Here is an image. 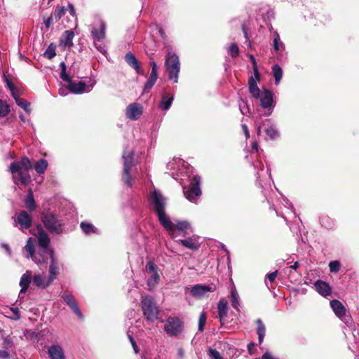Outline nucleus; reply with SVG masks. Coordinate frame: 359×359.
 I'll return each mask as SVG.
<instances>
[{
	"label": "nucleus",
	"instance_id": "42",
	"mask_svg": "<svg viewBox=\"0 0 359 359\" xmlns=\"http://www.w3.org/2000/svg\"><path fill=\"white\" fill-rule=\"evenodd\" d=\"M80 227L83 232L86 234L95 233L97 231V229L92 224L87 222H82L80 224Z\"/></svg>",
	"mask_w": 359,
	"mask_h": 359
},
{
	"label": "nucleus",
	"instance_id": "38",
	"mask_svg": "<svg viewBox=\"0 0 359 359\" xmlns=\"http://www.w3.org/2000/svg\"><path fill=\"white\" fill-rule=\"evenodd\" d=\"M25 203L27 208L30 212H32L33 210H34V209L36 208V205H35V201H34V195H33L32 189H29V193L25 199Z\"/></svg>",
	"mask_w": 359,
	"mask_h": 359
},
{
	"label": "nucleus",
	"instance_id": "15",
	"mask_svg": "<svg viewBox=\"0 0 359 359\" xmlns=\"http://www.w3.org/2000/svg\"><path fill=\"white\" fill-rule=\"evenodd\" d=\"M14 220V226H19L20 229H28L32 226V219L31 216L25 210L20 211Z\"/></svg>",
	"mask_w": 359,
	"mask_h": 359
},
{
	"label": "nucleus",
	"instance_id": "61",
	"mask_svg": "<svg viewBox=\"0 0 359 359\" xmlns=\"http://www.w3.org/2000/svg\"><path fill=\"white\" fill-rule=\"evenodd\" d=\"M277 274H278V272L277 271H274V272H271L270 273H268L266 277L268 278V280L272 283L275 280L276 276H277Z\"/></svg>",
	"mask_w": 359,
	"mask_h": 359
},
{
	"label": "nucleus",
	"instance_id": "13",
	"mask_svg": "<svg viewBox=\"0 0 359 359\" xmlns=\"http://www.w3.org/2000/svg\"><path fill=\"white\" fill-rule=\"evenodd\" d=\"M150 199L156 213L165 210L166 200L159 191L154 189L151 194Z\"/></svg>",
	"mask_w": 359,
	"mask_h": 359
},
{
	"label": "nucleus",
	"instance_id": "64",
	"mask_svg": "<svg viewBox=\"0 0 359 359\" xmlns=\"http://www.w3.org/2000/svg\"><path fill=\"white\" fill-rule=\"evenodd\" d=\"M0 358L1 359H9L10 354L5 350H0Z\"/></svg>",
	"mask_w": 359,
	"mask_h": 359
},
{
	"label": "nucleus",
	"instance_id": "27",
	"mask_svg": "<svg viewBox=\"0 0 359 359\" xmlns=\"http://www.w3.org/2000/svg\"><path fill=\"white\" fill-rule=\"evenodd\" d=\"M228 312V302L224 298H221L217 304L218 318L221 324L226 317Z\"/></svg>",
	"mask_w": 359,
	"mask_h": 359
},
{
	"label": "nucleus",
	"instance_id": "55",
	"mask_svg": "<svg viewBox=\"0 0 359 359\" xmlns=\"http://www.w3.org/2000/svg\"><path fill=\"white\" fill-rule=\"evenodd\" d=\"M252 69H253V75L251 76L249 79H252L255 81L259 82L260 81L261 76L259 72L257 65H254Z\"/></svg>",
	"mask_w": 359,
	"mask_h": 359
},
{
	"label": "nucleus",
	"instance_id": "28",
	"mask_svg": "<svg viewBox=\"0 0 359 359\" xmlns=\"http://www.w3.org/2000/svg\"><path fill=\"white\" fill-rule=\"evenodd\" d=\"M254 166H255V168L259 167V169L257 172V174H256V175H257V182L260 185V187L262 188H264V185L262 183V177L265 176V175H268L269 178H271V175L270 169L267 167L266 172H264V165H263V163L262 162H259V161L257 162L256 164L254 165Z\"/></svg>",
	"mask_w": 359,
	"mask_h": 359
},
{
	"label": "nucleus",
	"instance_id": "41",
	"mask_svg": "<svg viewBox=\"0 0 359 359\" xmlns=\"http://www.w3.org/2000/svg\"><path fill=\"white\" fill-rule=\"evenodd\" d=\"M272 73L275 79V84L276 86L279 85L283 77L282 68L278 65H274L272 67Z\"/></svg>",
	"mask_w": 359,
	"mask_h": 359
},
{
	"label": "nucleus",
	"instance_id": "6",
	"mask_svg": "<svg viewBox=\"0 0 359 359\" xmlns=\"http://www.w3.org/2000/svg\"><path fill=\"white\" fill-rule=\"evenodd\" d=\"M201 177L194 175L191 180L189 185L184 187V194L190 202L196 203L197 200L201 197L202 191L201 189Z\"/></svg>",
	"mask_w": 359,
	"mask_h": 359
},
{
	"label": "nucleus",
	"instance_id": "53",
	"mask_svg": "<svg viewBox=\"0 0 359 359\" xmlns=\"http://www.w3.org/2000/svg\"><path fill=\"white\" fill-rule=\"evenodd\" d=\"M208 355L211 359H224L216 349L209 348Z\"/></svg>",
	"mask_w": 359,
	"mask_h": 359
},
{
	"label": "nucleus",
	"instance_id": "43",
	"mask_svg": "<svg viewBox=\"0 0 359 359\" xmlns=\"http://www.w3.org/2000/svg\"><path fill=\"white\" fill-rule=\"evenodd\" d=\"M321 225L327 229H332L334 226V221L327 215L322 216L320 219Z\"/></svg>",
	"mask_w": 359,
	"mask_h": 359
},
{
	"label": "nucleus",
	"instance_id": "10",
	"mask_svg": "<svg viewBox=\"0 0 359 359\" xmlns=\"http://www.w3.org/2000/svg\"><path fill=\"white\" fill-rule=\"evenodd\" d=\"M44 226L52 233L60 234L62 232V223L52 213H46L42 216Z\"/></svg>",
	"mask_w": 359,
	"mask_h": 359
},
{
	"label": "nucleus",
	"instance_id": "54",
	"mask_svg": "<svg viewBox=\"0 0 359 359\" xmlns=\"http://www.w3.org/2000/svg\"><path fill=\"white\" fill-rule=\"evenodd\" d=\"M339 318L344 322L347 326H351L353 323V319L351 316L346 315V312L344 315L341 317H339Z\"/></svg>",
	"mask_w": 359,
	"mask_h": 359
},
{
	"label": "nucleus",
	"instance_id": "26",
	"mask_svg": "<svg viewBox=\"0 0 359 359\" xmlns=\"http://www.w3.org/2000/svg\"><path fill=\"white\" fill-rule=\"evenodd\" d=\"M50 359H65L62 347L59 345H52L48 350Z\"/></svg>",
	"mask_w": 359,
	"mask_h": 359
},
{
	"label": "nucleus",
	"instance_id": "62",
	"mask_svg": "<svg viewBox=\"0 0 359 359\" xmlns=\"http://www.w3.org/2000/svg\"><path fill=\"white\" fill-rule=\"evenodd\" d=\"M60 78H61L63 81H66V82H68V83L71 81H70V79H69V75L67 74V72H66V71H64V72L61 71V72H60Z\"/></svg>",
	"mask_w": 359,
	"mask_h": 359
},
{
	"label": "nucleus",
	"instance_id": "24",
	"mask_svg": "<svg viewBox=\"0 0 359 359\" xmlns=\"http://www.w3.org/2000/svg\"><path fill=\"white\" fill-rule=\"evenodd\" d=\"M50 242V238L47 233L41 227L39 228L37 233L38 248H48Z\"/></svg>",
	"mask_w": 359,
	"mask_h": 359
},
{
	"label": "nucleus",
	"instance_id": "39",
	"mask_svg": "<svg viewBox=\"0 0 359 359\" xmlns=\"http://www.w3.org/2000/svg\"><path fill=\"white\" fill-rule=\"evenodd\" d=\"M273 46L276 51H283L285 49V45L280 41L279 34L276 31L273 32Z\"/></svg>",
	"mask_w": 359,
	"mask_h": 359
},
{
	"label": "nucleus",
	"instance_id": "51",
	"mask_svg": "<svg viewBox=\"0 0 359 359\" xmlns=\"http://www.w3.org/2000/svg\"><path fill=\"white\" fill-rule=\"evenodd\" d=\"M150 66L151 67V71L149 74L150 77L157 79H158V67L155 61L152 60L150 62Z\"/></svg>",
	"mask_w": 359,
	"mask_h": 359
},
{
	"label": "nucleus",
	"instance_id": "35",
	"mask_svg": "<svg viewBox=\"0 0 359 359\" xmlns=\"http://www.w3.org/2000/svg\"><path fill=\"white\" fill-rule=\"evenodd\" d=\"M256 324L257 325V334L258 335V344L261 345L265 336L266 327L262 320L259 318L256 320Z\"/></svg>",
	"mask_w": 359,
	"mask_h": 359
},
{
	"label": "nucleus",
	"instance_id": "20",
	"mask_svg": "<svg viewBox=\"0 0 359 359\" xmlns=\"http://www.w3.org/2000/svg\"><path fill=\"white\" fill-rule=\"evenodd\" d=\"M74 32L72 29L66 30L60 38L59 46L65 49L70 48L73 46V39Z\"/></svg>",
	"mask_w": 359,
	"mask_h": 359
},
{
	"label": "nucleus",
	"instance_id": "59",
	"mask_svg": "<svg viewBox=\"0 0 359 359\" xmlns=\"http://www.w3.org/2000/svg\"><path fill=\"white\" fill-rule=\"evenodd\" d=\"M68 9L69 11V13L70 15L75 18V20H76L77 18H76V11L74 9V5L72 4H68Z\"/></svg>",
	"mask_w": 359,
	"mask_h": 359
},
{
	"label": "nucleus",
	"instance_id": "1",
	"mask_svg": "<svg viewBox=\"0 0 359 359\" xmlns=\"http://www.w3.org/2000/svg\"><path fill=\"white\" fill-rule=\"evenodd\" d=\"M32 168V163L27 157H23L20 161L13 162L9 166V171L13 174H18L16 177L13 175L15 184L27 186L31 182L29 170Z\"/></svg>",
	"mask_w": 359,
	"mask_h": 359
},
{
	"label": "nucleus",
	"instance_id": "11",
	"mask_svg": "<svg viewBox=\"0 0 359 359\" xmlns=\"http://www.w3.org/2000/svg\"><path fill=\"white\" fill-rule=\"evenodd\" d=\"M145 271L149 275L147 280V286L149 290H151L160 280L158 266L152 261H149L145 266Z\"/></svg>",
	"mask_w": 359,
	"mask_h": 359
},
{
	"label": "nucleus",
	"instance_id": "19",
	"mask_svg": "<svg viewBox=\"0 0 359 359\" xmlns=\"http://www.w3.org/2000/svg\"><path fill=\"white\" fill-rule=\"evenodd\" d=\"M176 242L191 250H197L201 246L199 238L195 235L185 239L177 240Z\"/></svg>",
	"mask_w": 359,
	"mask_h": 359
},
{
	"label": "nucleus",
	"instance_id": "7",
	"mask_svg": "<svg viewBox=\"0 0 359 359\" xmlns=\"http://www.w3.org/2000/svg\"><path fill=\"white\" fill-rule=\"evenodd\" d=\"M142 309L147 320L154 322L158 319L159 310L152 297L146 296L142 297Z\"/></svg>",
	"mask_w": 359,
	"mask_h": 359
},
{
	"label": "nucleus",
	"instance_id": "33",
	"mask_svg": "<svg viewBox=\"0 0 359 359\" xmlns=\"http://www.w3.org/2000/svg\"><path fill=\"white\" fill-rule=\"evenodd\" d=\"M49 276L48 279L52 283L55 279H56L58 271H57V261L55 257H53L52 260H50V264L49 266Z\"/></svg>",
	"mask_w": 359,
	"mask_h": 359
},
{
	"label": "nucleus",
	"instance_id": "9",
	"mask_svg": "<svg viewBox=\"0 0 359 359\" xmlns=\"http://www.w3.org/2000/svg\"><path fill=\"white\" fill-rule=\"evenodd\" d=\"M184 323L176 316H168L164 325V330L170 337H178L183 331Z\"/></svg>",
	"mask_w": 359,
	"mask_h": 359
},
{
	"label": "nucleus",
	"instance_id": "25",
	"mask_svg": "<svg viewBox=\"0 0 359 359\" xmlns=\"http://www.w3.org/2000/svg\"><path fill=\"white\" fill-rule=\"evenodd\" d=\"M174 96L165 91L161 95V100L158 104V108L163 111H167L171 107Z\"/></svg>",
	"mask_w": 359,
	"mask_h": 359
},
{
	"label": "nucleus",
	"instance_id": "34",
	"mask_svg": "<svg viewBox=\"0 0 359 359\" xmlns=\"http://www.w3.org/2000/svg\"><path fill=\"white\" fill-rule=\"evenodd\" d=\"M190 227V225L188 222L187 221H180L177 222L175 224V229L176 233L175 235H177V237L178 236H184L185 233H187V230L189 229Z\"/></svg>",
	"mask_w": 359,
	"mask_h": 359
},
{
	"label": "nucleus",
	"instance_id": "52",
	"mask_svg": "<svg viewBox=\"0 0 359 359\" xmlns=\"http://www.w3.org/2000/svg\"><path fill=\"white\" fill-rule=\"evenodd\" d=\"M239 109L243 115H246L249 112V107L243 100H241L238 103Z\"/></svg>",
	"mask_w": 359,
	"mask_h": 359
},
{
	"label": "nucleus",
	"instance_id": "48",
	"mask_svg": "<svg viewBox=\"0 0 359 359\" xmlns=\"http://www.w3.org/2000/svg\"><path fill=\"white\" fill-rule=\"evenodd\" d=\"M228 53L232 57H236L239 54V48L236 43H232L228 48Z\"/></svg>",
	"mask_w": 359,
	"mask_h": 359
},
{
	"label": "nucleus",
	"instance_id": "8",
	"mask_svg": "<svg viewBox=\"0 0 359 359\" xmlns=\"http://www.w3.org/2000/svg\"><path fill=\"white\" fill-rule=\"evenodd\" d=\"M274 94L272 91L268 89H264L259 93L258 97H254L255 99H259L261 107L265 109L264 115L270 116L276 106V102L273 100Z\"/></svg>",
	"mask_w": 359,
	"mask_h": 359
},
{
	"label": "nucleus",
	"instance_id": "16",
	"mask_svg": "<svg viewBox=\"0 0 359 359\" xmlns=\"http://www.w3.org/2000/svg\"><path fill=\"white\" fill-rule=\"evenodd\" d=\"M143 113V107L138 102L128 104L126 109V116L132 121H136L140 118Z\"/></svg>",
	"mask_w": 359,
	"mask_h": 359
},
{
	"label": "nucleus",
	"instance_id": "22",
	"mask_svg": "<svg viewBox=\"0 0 359 359\" xmlns=\"http://www.w3.org/2000/svg\"><path fill=\"white\" fill-rule=\"evenodd\" d=\"M315 290L322 296L327 297L332 293V288L325 281L318 280L314 283Z\"/></svg>",
	"mask_w": 359,
	"mask_h": 359
},
{
	"label": "nucleus",
	"instance_id": "5",
	"mask_svg": "<svg viewBox=\"0 0 359 359\" xmlns=\"http://www.w3.org/2000/svg\"><path fill=\"white\" fill-rule=\"evenodd\" d=\"M165 66L169 74V79L172 80L173 83H177L180 71L179 57L172 52H168L165 56Z\"/></svg>",
	"mask_w": 359,
	"mask_h": 359
},
{
	"label": "nucleus",
	"instance_id": "40",
	"mask_svg": "<svg viewBox=\"0 0 359 359\" xmlns=\"http://www.w3.org/2000/svg\"><path fill=\"white\" fill-rule=\"evenodd\" d=\"M48 167V162L44 158H40L39 161H36V163L34 165V170L36 172L39 174H43Z\"/></svg>",
	"mask_w": 359,
	"mask_h": 359
},
{
	"label": "nucleus",
	"instance_id": "14",
	"mask_svg": "<svg viewBox=\"0 0 359 359\" xmlns=\"http://www.w3.org/2000/svg\"><path fill=\"white\" fill-rule=\"evenodd\" d=\"M158 220L161 225L165 229V230L168 232L169 235L172 238H176L177 235H175L176 229H175V224L172 223L170 220L168 215H166L165 210L158 213H156Z\"/></svg>",
	"mask_w": 359,
	"mask_h": 359
},
{
	"label": "nucleus",
	"instance_id": "3",
	"mask_svg": "<svg viewBox=\"0 0 359 359\" xmlns=\"http://www.w3.org/2000/svg\"><path fill=\"white\" fill-rule=\"evenodd\" d=\"M106 29V22L102 19L98 20L97 25H92L89 27L91 36L93 39L94 46L99 52L103 54H105L107 53L105 46L99 45L97 43V41H101L105 39Z\"/></svg>",
	"mask_w": 359,
	"mask_h": 359
},
{
	"label": "nucleus",
	"instance_id": "4",
	"mask_svg": "<svg viewBox=\"0 0 359 359\" xmlns=\"http://www.w3.org/2000/svg\"><path fill=\"white\" fill-rule=\"evenodd\" d=\"M122 158L123 160L122 180L126 186L132 187L135 182V177H132L130 175V170L135 165L133 151L124 149Z\"/></svg>",
	"mask_w": 359,
	"mask_h": 359
},
{
	"label": "nucleus",
	"instance_id": "44",
	"mask_svg": "<svg viewBox=\"0 0 359 359\" xmlns=\"http://www.w3.org/2000/svg\"><path fill=\"white\" fill-rule=\"evenodd\" d=\"M55 48V45L51 43L43 53L44 57L49 60L53 58L56 55Z\"/></svg>",
	"mask_w": 359,
	"mask_h": 359
},
{
	"label": "nucleus",
	"instance_id": "60",
	"mask_svg": "<svg viewBox=\"0 0 359 359\" xmlns=\"http://www.w3.org/2000/svg\"><path fill=\"white\" fill-rule=\"evenodd\" d=\"M5 81L6 83L8 88L11 91V95H13V93H15L14 90V86H13V83L6 76H5Z\"/></svg>",
	"mask_w": 359,
	"mask_h": 359
},
{
	"label": "nucleus",
	"instance_id": "50",
	"mask_svg": "<svg viewBox=\"0 0 359 359\" xmlns=\"http://www.w3.org/2000/svg\"><path fill=\"white\" fill-rule=\"evenodd\" d=\"M206 323V315L205 312H202L200 314L199 320H198V330L200 332H203L204 330V326Z\"/></svg>",
	"mask_w": 359,
	"mask_h": 359
},
{
	"label": "nucleus",
	"instance_id": "29",
	"mask_svg": "<svg viewBox=\"0 0 359 359\" xmlns=\"http://www.w3.org/2000/svg\"><path fill=\"white\" fill-rule=\"evenodd\" d=\"M31 282L32 272L27 271L20 278V286L21 287V290L20 291V294L27 292Z\"/></svg>",
	"mask_w": 359,
	"mask_h": 359
},
{
	"label": "nucleus",
	"instance_id": "32",
	"mask_svg": "<svg viewBox=\"0 0 359 359\" xmlns=\"http://www.w3.org/2000/svg\"><path fill=\"white\" fill-rule=\"evenodd\" d=\"M86 85L84 82L79 81L78 83H74L70 81L68 83V89L70 92L75 94H81L83 93L86 89Z\"/></svg>",
	"mask_w": 359,
	"mask_h": 359
},
{
	"label": "nucleus",
	"instance_id": "21",
	"mask_svg": "<svg viewBox=\"0 0 359 359\" xmlns=\"http://www.w3.org/2000/svg\"><path fill=\"white\" fill-rule=\"evenodd\" d=\"M124 58L128 65L133 68L138 74L142 75L144 74V71L134 54L130 52L127 53Z\"/></svg>",
	"mask_w": 359,
	"mask_h": 359
},
{
	"label": "nucleus",
	"instance_id": "57",
	"mask_svg": "<svg viewBox=\"0 0 359 359\" xmlns=\"http://www.w3.org/2000/svg\"><path fill=\"white\" fill-rule=\"evenodd\" d=\"M11 310L13 313V317H12L13 319L18 320L20 318V311H19L18 308H17V307L11 308Z\"/></svg>",
	"mask_w": 359,
	"mask_h": 359
},
{
	"label": "nucleus",
	"instance_id": "49",
	"mask_svg": "<svg viewBox=\"0 0 359 359\" xmlns=\"http://www.w3.org/2000/svg\"><path fill=\"white\" fill-rule=\"evenodd\" d=\"M156 81L157 79L149 76V78L147 79V81L144 85V92L150 90V89H151V88L156 83Z\"/></svg>",
	"mask_w": 359,
	"mask_h": 359
},
{
	"label": "nucleus",
	"instance_id": "12",
	"mask_svg": "<svg viewBox=\"0 0 359 359\" xmlns=\"http://www.w3.org/2000/svg\"><path fill=\"white\" fill-rule=\"evenodd\" d=\"M264 128L265 133L270 140H276L280 137V133L271 119H266L260 126L257 127V135H259L261 129Z\"/></svg>",
	"mask_w": 359,
	"mask_h": 359
},
{
	"label": "nucleus",
	"instance_id": "36",
	"mask_svg": "<svg viewBox=\"0 0 359 359\" xmlns=\"http://www.w3.org/2000/svg\"><path fill=\"white\" fill-rule=\"evenodd\" d=\"M13 97L18 106L22 107L27 113H30L29 102L20 97L15 93H13Z\"/></svg>",
	"mask_w": 359,
	"mask_h": 359
},
{
	"label": "nucleus",
	"instance_id": "31",
	"mask_svg": "<svg viewBox=\"0 0 359 359\" xmlns=\"http://www.w3.org/2000/svg\"><path fill=\"white\" fill-rule=\"evenodd\" d=\"M230 302L231 306L238 312L240 311V297L234 286L231 287L230 290Z\"/></svg>",
	"mask_w": 359,
	"mask_h": 359
},
{
	"label": "nucleus",
	"instance_id": "18",
	"mask_svg": "<svg viewBox=\"0 0 359 359\" xmlns=\"http://www.w3.org/2000/svg\"><path fill=\"white\" fill-rule=\"evenodd\" d=\"M62 298L80 319H83V315L78 306L74 296L67 292H65L62 295Z\"/></svg>",
	"mask_w": 359,
	"mask_h": 359
},
{
	"label": "nucleus",
	"instance_id": "58",
	"mask_svg": "<svg viewBox=\"0 0 359 359\" xmlns=\"http://www.w3.org/2000/svg\"><path fill=\"white\" fill-rule=\"evenodd\" d=\"M54 20L55 18L53 15H50L43 20L44 25L47 29H48L50 27V25L53 23Z\"/></svg>",
	"mask_w": 359,
	"mask_h": 359
},
{
	"label": "nucleus",
	"instance_id": "23",
	"mask_svg": "<svg viewBox=\"0 0 359 359\" xmlns=\"http://www.w3.org/2000/svg\"><path fill=\"white\" fill-rule=\"evenodd\" d=\"M51 283L45 274H34L32 278V285L39 288L44 289Z\"/></svg>",
	"mask_w": 359,
	"mask_h": 359
},
{
	"label": "nucleus",
	"instance_id": "2",
	"mask_svg": "<svg viewBox=\"0 0 359 359\" xmlns=\"http://www.w3.org/2000/svg\"><path fill=\"white\" fill-rule=\"evenodd\" d=\"M35 242L36 240L32 237L27 241L23 251L27 259L32 258L36 264L39 265L45 263L49 258L52 260L53 257H55L54 251L49 248H39L37 253L35 254Z\"/></svg>",
	"mask_w": 359,
	"mask_h": 359
},
{
	"label": "nucleus",
	"instance_id": "30",
	"mask_svg": "<svg viewBox=\"0 0 359 359\" xmlns=\"http://www.w3.org/2000/svg\"><path fill=\"white\" fill-rule=\"evenodd\" d=\"M330 306L333 310L334 314L339 318L344 315L346 312V308L341 302L337 299H333L330 301Z\"/></svg>",
	"mask_w": 359,
	"mask_h": 359
},
{
	"label": "nucleus",
	"instance_id": "56",
	"mask_svg": "<svg viewBox=\"0 0 359 359\" xmlns=\"http://www.w3.org/2000/svg\"><path fill=\"white\" fill-rule=\"evenodd\" d=\"M12 346H13V339L9 336L4 337V347L6 348H8Z\"/></svg>",
	"mask_w": 359,
	"mask_h": 359
},
{
	"label": "nucleus",
	"instance_id": "46",
	"mask_svg": "<svg viewBox=\"0 0 359 359\" xmlns=\"http://www.w3.org/2000/svg\"><path fill=\"white\" fill-rule=\"evenodd\" d=\"M10 111L9 106L4 101L0 100V117H4Z\"/></svg>",
	"mask_w": 359,
	"mask_h": 359
},
{
	"label": "nucleus",
	"instance_id": "17",
	"mask_svg": "<svg viewBox=\"0 0 359 359\" xmlns=\"http://www.w3.org/2000/svg\"><path fill=\"white\" fill-rule=\"evenodd\" d=\"M215 289L216 286L214 284L208 285L198 284L191 288V295L195 297L202 298L204 297L208 292L215 291Z\"/></svg>",
	"mask_w": 359,
	"mask_h": 359
},
{
	"label": "nucleus",
	"instance_id": "47",
	"mask_svg": "<svg viewBox=\"0 0 359 359\" xmlns=\"http://www.w3.org/2000/svg\"><path fill=\"white\" fill-rule=\"evenodd\" d=\"M341 264L339 261H332L329 263L330 271L332 273H338L340 270Z\"/></svg>",
	"mask_w": 359,
	"mask_h": 359
},
{
	"label": "nucleus",
	"instance_id": "45",
	"mask_svg": "<svg viewBox=\"0 0 359 359\" xmlns=\"http://www.w3.org/2000/svg\"><path fill=\"white\" fill-rule=\"evenodd\" d=\"M66 10V8L64 6H57L55 8L53 17L56 22L59 21L60 18L65 15Z\"/></svg>",
	"mask_w": 359,
	"mask_h": 359
},
{
	"label": "nucleus",
	"instance_id": "63",
	"mask_svg": "<svg viewBox=\"0 0 359 359\" xmlns=\"http://www.w3.org/2000/svg\"><path fill=\"white\" fill-rule=\"evenodd\" d=\"M221 248L222 250H224L226 254V259H227V264H228V267L229 268V264H230V255H229V252L228 251V250L226 249L225 245L224 244H222L221 245Z\"/></svg>",
	"mask_w": 359,
	"mask_h": 359
},
{
	"label": "nucleus",
	"instance_id": "37",
	"mask_svg": "<svg viewBox=\"0 0 359 359\" xmlns=\"http://www.w3.org/2000/svg\"><path fill=\"white\" fill-rule=\"evenodd\" d=\"M258 82L252 79H248V89L252 96L258 97L259 93L261 92L260 89L257 86Z\"/></svg>",
	"mask_w": 359,
	"mask_h": 359
}]
</instances>
